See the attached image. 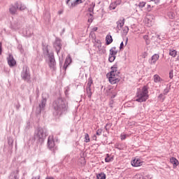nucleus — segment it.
<instances>
[{
    "instance_id": "obj_52",
    "label": "nucleus",
    "mask_w": 179,
    "mask_h": 179,
    "mask_svg": "<svg viewBox=\"0 0 179 179\" xmlns=\"http://www.w3.org/2000/svg\"><path fill=\"white\" fill-rule=\"evenodd\" d=\"M15 108H16L17 110H19V109L20 108V104L17 105V106H15Z\"/></svg>"
},
{
    "instance_id": "obj_44",
    "label": "nucleus",
    "mask_w": 179,
    "mask_h": 179,
    "mask_svg": "<svg viewBox=\"0 0 179 179\" xmlns=\"http://www.w3.org/2000/svg\"><path fill=\"white\" fill-rule=\"evenodd\" d=\"M0 55H2V43L0 42Z\"/></svg>"
},
{
    "instance_id": "obj_42",
    "label": "nucleus",
    "mask_w": 179,
    "mask_h": 179,
    "mask_svg": "<svg viewBox=\"0 0 179 179\" xmlns=\"http://www.w3.org/2000/svg\"><path fill=\"white\" fill-rule=\"evenodd\" d=\"M143 38L146 41V43H148V41L149 40V36L145 35L143 36Z\"/></svg>"
},
{
    "instance_id": "obj_16",
    "label": "nucleus",
    "mask_w": 179,
    "mask_h": 179,
    "mask_svg": "<svg viewBox=\"0 0 179 179\" xmlns=\"http://www.w3.org/2000/svg\"><path fill=\"white\" fill-rule=\"evenodd\" d=\"M17 7L15 4H11L9 7V13L10 15H16L17 13Z\"/></svg>"
},
{
    "instance_id": "obj_51",
    "label": "nucleus",
    "mask_w": 179,
    "mask_h": 179,
    "mask_svg": "<svg viewBox=\"0 0 179 179\" xmlns=\"http://www.w3.org/2000/svg\"><path fill=\"white\" fill-rule=\"evenodd\" d=\"M98 29H99L98 27H94V28L92 29L93 31H97Z\"/></svg>"
},
{
    "instance_id": "obj_43",
    "label": "nucleus",
    "mask_w": 179,
    "mask_h": 179,
    "mask_svg": "<svg viewBox=\"0 0 179 179\" xmlns=\"http://www.w3.org/2000/svg\"><path fill=\"white\" fill-rule=\"evenodd\" d=\"M169 90L166 87V89L164 90V94H167L169 93Z\"/></svg>"
},
{
    "instance_id": "obj_15",
    "label": "nucleus",
    "mask_w": 179,
    "mask_h": 179,
    "mask_svg": "<svg viewBox=\"0 0 179 179\" xmlns=\"http://www.w3.org/2000/svg\"><path fill=\"white\" fill-rule=\"evenodd\" d=\"M117 68H118V66L117 64H115L111 67V71L110 73V75L111 76H113V75H117V76L120 75L118 70H117Z\"/></svg>"
},
{
    "instance_id": "obj_3",
    "label": "nucleus",
    "mask_w": 179,
    "mask_h": 179,
    "mask_svg": "<svg viewBox=\"0 0 179 179\" xmlns=\"http://www.w3.org/2000/svg\"><path fill=\"white\" fill-rule=\"evenodd\" d=\"M47 129L45 127H37L34 131V139L39 142L40 143H43L47 138Z\"/></svg>"
},
{
    "instance_id": "obj_38",
    "label": "nucleus",
    "mask_w": 179,
    "mask_h": 179,
    "mask_svg": "<svg viewBox=\"0 0 179 179\" xmlns=\"http://www.w3.org/2000/svg\"><path fill=\"white\" fill-rule=\"evenodd\" d=\"M105 162L106 163H110L111 162V158L108 154L107 155V157L105 158Z\"/></svg>"
},
{
    "instance_id": "obj_54",
    "label": "nucleus",
    "mask_w": 179,
    "mask_h": 179,
    "mask_svg": "<svg viewBox=\"0 0 179 179\" xmlns=\"http://www.w3.org/2000/svg\"><path fill=\"white\" fill-rule=\"evenodd\" d=\"M127 138V136L126 135H123L122 136V140L126 139Z\"/></svg>"
},
{
    "instance_id": "obj_22",
    "label": "nucleus",
    "mask_w": 179,
    "mask_h": 179,
    "mask_svg": "<svg viewBox=\"0 0 179 179\" xmlns=\"http://www.w3.org/2000/svg\"><path fill=\"white\" fill-rule=\"evenodd\" d=\"M170 163H171L174 167H177V166H178V160L174 157L170 159Z\"/></svg>"
},
{
    "instance_id": "obj_8",
    "label": "nucleus",
    "mask_w": 179,
    "mask_h": 179,
    "mask_svg": "<svg viewBox=\"0 0 179 179\" xmlns=\"http://www.w3.org/2000/svg\"><path fill=\"white\" fill-rule=\"evenodd\" d=\"M54 48L56 50V52L57 55L59 54V51H61V48H62V44L61 43V40L56 39L55 42L53 44Z\"/></svg>"
},
{
    "instance_id": "obj_45",
    "label": "nucleus",
    "mask_w": 179,
    "mask_h": 179,
    "mask_svg": "<svg viewBox=\"0 0 179 179\" xmlns=\"http://www.w3.org/2000/svg\"><path fill=\"white\" fill-rule=\"evenodd\" d=\"M169 78H170V79H173V71H171V72L169 73Z\"/></svg>"
},
{
    "instance_id": "obj_21",
    "label": "nucleus",
    "mask_w": 179,
    "mask_h": 179,
    "mask_svg": "<svg viewBox=\"0 0 179 179\" xmlns=\"http://www.w3.org/2000/svg\"><path fill=\"white\" fill-rule=\"evenodd\" d=\"M113 43V36L111 35H107L106 37V45H110Z\"/></svg>"
},
{
    "instance_id": "obj_56",
    "label": "nucleus",
    "mask_w": 179,
    "mask_h": 179,
    "mask_svg": "<svg viewBox=\"0 0 179 179\" xmlns=\"http://www.w3.org/2000/svg\"><path fill=\"white\" fill-rule=\"evenodd\" d=\"M80 162H81V164H82V166H83V158H81L80 159Z\"/></svg>"
},
{
    "instance_id": "obj_17",
    "label": "nucleus",
    "mask_w": 179,
    "mask_h": 179,
    "mask_svg": "<svg viewBox=\"0 0 179 179\" xmlns=\"http://www.w3.org/2000/svg\"><path fill=\"white\" fill-rule=\"evenodd\" d=\"M117 29L118 30H120V29H122L124 27V24H125V18H123L122 20H119L117 22Z\"/></svg>"
},
{
    "instance_id": "obj_39",
    "label": "nucleus",
    "mask_w": 179,
    "mask_h": 179,
    "mask_svg": "<svg viewBox=\"0 0 179 179\" xmlns=\"http://www.w3.org/2000/svg\"><path fill=\"white\" fill-rule=\"evenodd\" d=\"M168 16H169V19H174V17H176V16L174 15V13H169L168 14Z\"/></svg>"
},
{
    "instance_id": "obj_55",
    "label": "nucleus",
    "mask_w": 179,
    "mask_h": 179,
    "mask_svg": "<svg viewBox=\"0 0 179 179\" xmlns=\"http://www.w3.org/2000/svg\"><path fill=\"white\" fill-rule=\"evenodd\" d=\"M158 97L159 99H163V94H160Z\"/></svg>"
},
{
    "instance_id": "obj_20",
    "label": "nucleus",
    "mask_w": 179,
    "mask_h": 179,
    "mask_svg": "<svg viewBox=\"0 0 179 179\" xmlns=\"http://www.w3.org/2000/svg\"><path fill=\"white\" fill-rule=\"evenodd\" d=\"M144 22L148 26H152V20H150V15H147L144 19Z\"/></svg>"
},
{
    "instance_id": "obj_35",
    "label": "nucleus",
    "mask_w": 179,
    "mask_h": 179,
    "mask_svg": "<svg viewBox=\"0 0 179 179\" xmlns=\"http://www.w3.org/2000/svg\"><path fill=\"white\" fill-rule=\"evenodd\" d=\"M146 5V2L145 1H142V2H140L139 4H138V7L142 9V8H145Z\"/></svg>"
},
{
    "instance_id": "obj_10",
    "label": "nucleus",
    "mask_w": 179,
    "mask_h": 179,
    "mask_svg": "<svg viewBox=\"0 0 179 179\" xmlns=\"http://www.w3.org/2000/svg\"><path fill=\"white\" fill-rule=\"evenodd\" d=\"M20 176L19 175V170H15L10 173L8 176V179H19Z\"/></svg>"
},
{
    "instance_id": "obj_37",
    "label": "nucleus",
    "mask_w": 179,
    "mask_h": 179,
    "mask_svg": "<svg viewBox=\"0 0 179 179\" xmlns=\"http://www.w3.org/2000/svg\"><path fill=\"white\" fill-rule=\"evenodd\" d=\"M101 134H103V129H99L96 131V135H97L98 136H100V135H101Z\"/></svg>"
},
{
    "instance_id": "obj_6",
    "label": "nucleus",
    "mask_w": 179,
    "mask_h": 179,
    "mask_svg": "<svg viewBox=\"0 0 179 179\" xmlns=\"http://www.w3.org/2000/svg\"><path fill=\"white\" fill-rule=\"evenodd\" d=\"M21 78L23 80H25V82H30V72L26 69H23L22 73H21Z\"/></svg>"
},
{
    "instance_id": "obj_5",
    "label": "nucleus",
    "mask_w": 179,
    "mask_h": 179,
    "mask_svg": "<svg viewBox=\"0 0 179 179\" xmlns=\"http://www.w3.org/2000/svg\"><path fill=\"white\" fill-rule=\"evenodd\" d=\"M47 54H48V58H49V67L50 69H52L53 71H55L57 62H55V57H54V52L49 53L48 49H47Z\"/></svg>"
},
{
    "instance_id": "obj_41",
    "label": "nucleus",
    "mask_w": 179,
    "mask_h": 179,
    "mask_svg": "<svg viewBox=\"0 0 179 179\" xmlns=\"http://www.w3.org/2000/svg\"><path fill=\"white\" fill-rule=\"evenodd\" d=\"M113 104H114V101H113V100L110 101H109V106H110V108H113V107H114L113 106Z\"/></svg>"
},
{
    "instance_id": "obj_29",
    "label": "nucleus",
    "mask_w": 179,
    "mask_h": 179,
    "mask_svg": "<svg viewBox=\"0 0 179 179\" xmlns=\"http://www.w3.org/2000/svg\"><path fill=\"white\" fill-rule=\"evenodd\" d=\"M69 8H70V9H72V8H75L76 5H79V3L78 2H76V0L73 2H72L71 4H67Z\"/></svg>"
},
{
    "instance_id": "obj_46",
    "label": "nucleus",
    "mask_w": 179,
    "mask_h": 179,
    "mask_svg": "<svg viewBox=\"0 0 179 179\" xmlns=\"http://www.w3.org/2000/svg\"><path fill=\"white\" fill-rule=\"evenodd\" d=\"M76 2H78V3H83V2H85V0H76Z\"/></svg>"
},
{
    "instance_id": "obj_59",
    "label": "nucleus",
    "mask_w": 179,
    "mask_h": 179,
    "mask_svg": "<svg viewBox=\"0 0 179 179\" xmlns=\"http://www.w3.org/2000/svg\"><path fill=\"white\" fill-rule=\"evenodd\" d=\"M106 52V49L102 50V54H104Z\"/></svg>"
},
{
    "instance_id": "obj_60",
    "label": "nucleus",
    "mask_w": 179,
    "mask_h": 179,
    "mask_svg": "<svg viewBox=\"0 0 179 179\" xmlns=\"http://www.w3.org/2000/svg\"><path fill=\"white\" fill-rule=\"evenodd\" d=\"M115 97V94L112 95L111 99H114Z\"/></svg>"
},
{
    "instance_id": "obj_33",
    "label": "nucleus",
    "mask_w": 179,
    "mask_h": 179,
    "mask_svg": "<svg viewBox=\"0 0 179 179\" xmlns=\"http://www.w3.org/2000/svg\"><path fill=\"white\" fill-rule=\"evenodd\" d=\"M88 23H92L93 22V20H94V17H93V14L92 13H90L89 14V16H88Z\"/></svg>"
},
{
    "instance_id": "obj_28",
    "label": "nucleus",
    "mask_w": 179,
    "mask_h": 179,
    "mask_svg": "<svg viewBox=\"0 0 179 179\" xmlns=\"http://www.w3.org/2000/svg\"><path fill=\"white\" fill-rule=\"evenodd\" d=\"M122 31L124 36H127V34H128V32L129 31V28L127 26H125L122 28Z\"/></svg>"
},
{
    "instance_id": "obj_18",
    "label": "nucleus",
    "mask_w": 179,
    "mask_h": 179,
    "mask_svg": "<svg viewBox=\"0 0 179 179\" xmlns=\"http://www.w3.org/2000/svg\"><path fill=\"white\" fill-rule=\"evenodd\" d=\"M15 6H16L17 9H19V10H21V11H23L26 9V6L22 3L21 2H17V1L15 2Z\"/></svg>"
},
{
    "instance_id": "obj_61",
    "label": "nucleus",
    "mask_w": 179,
    "mask_h": 179,
    "mask_svg": "<svg viewBox=\"0 0 179 179\" xmlns=\"http://www.w3.org/2000/svg\"><path fill=\"white\" fill-rule=\"evenodd\" d=\"M128 43V38L126 40V44Z\"/></svg>"
},
{
    "instance_id": "obj_40",
    "label": "nucleus",
    "mask_w": 179,
    "mask_h": 179,
    "mask_svg": "<svg viewBox=\"0 0 179 179\" xmlns=\"http://www.w3.org/2000/svg\"><path fill=\"white\" fill-rule=\"evenodd\" d=\"M122 1L121 0H117L115 3L116 4V6H118V5H121V3Z\"/></svg>"
},
{
    "instance_id": "obj_23",
    "label": "nucleus",
    "mask_w": 179,
    "mask_h": 179,
    "mask_svg": "<svg viewBox=\"0 0 179 179\" xmlns=\"http://www.w3.org/2000/svg\"><path fill=\"white\" fill-rule=\"evenodd\" d=\"M118 52V50H117V48L113 47L110 50V54L109 55H112L113 57H115L117 55V53Z\"/></svg>"
},
{
    "instance_id": "obj_34",
    "label": "nucleus",
    "mask_w": 179,
    "mask_h": 179,
    "mask_svg": "<svg viewBox=\"0 0 179 179\" xmlns=\"http://www.w3.org/2000/svg\"><path fill=\"white\" fill-rule=\"evenodd\" d=\"M115 60V56H112L111 55H109L108 61L109 62H114Z\"/></svg>"
},
{
    "instance_id": "obj_48",
    "label": "nucleus",
    "mask_w": 179,
    "mask_h": 179,
    "mask_svg": "<svg viewBox=\"0 0 179 179\" xmlns=\"http://www.w3.org/2000/svg\"><path fill=\"white\" fill-rule=\"evenodd\" d=\"M124 47V42H122L120 43V50H122V48Z\"/></svg>"
},
{
    "instance_id": "obj_7",
    "label": "nucleus",
    "mask_w": 179,
    "mask_h": 179,
    "mask_svg": "<svg viewBox=\"0 0 179 179\" xmlns=\"http://www.w3.org/2000/svg\"><path fill=\"white\" fill-rule=\"evenodd\" d=\"M120 79L118 75L117 74H110L109 76V82L111 83V85H115V83H118L120 82Z\"/></svg>"
},
{
    "instance_id": "obj_26",
    "label": "nucleus",
    "mask_w": 179,
    "mask_h": 179,
    "mask_svg": "<svg viewBox=\"0 0 179 179\" xmlns=\"http://www.w3.org/2000/svg\"><path fill=\"white\" fill-rule=\"evenodd\" d=\"M96 178L97 179H106V173H100L97 174Z\"/></svg>"
},
{
    "instance_id": "obj_30",
    "label": "nucleus",
    "mask_w": 179,
    "mask_h": 179,
    "mask_svg": "<svg viewBox=\"0 0 179 179\" xmlns=\"http://www.w3.org/2000/svg\"><path fill=\"white\" fill-rule=\"evenodd\" d=\"M92 84H93V79H92V77H90L88 79V83L87 84L86 87H92Z\"/></svg>"
},
{
    "instance_id": "obj_62",
    "label": "nucleus",
    "mask_w": 179,
    "mask_h": 179,
    "mask_svg": "<svg viewBox=\"0 0 179 179\" xmlns=\"http://www.w3.org/2000/svg\"><path fill=\"white\" fill-rule=\"evenodd\" d=\"M148 8H151L150 5H148Z\"/></svg>"
},
{
    "instance_id": "obj_47",
    "label": "nucleus",
    "mask_w": 179,
    "mask_h": 179,
    "mask_svg": "<svg viewBox=\"0 0 179 179\" xmlns=\"http://www.w3.org/2000/svg\"><path fill=\"white\" fill-rule=\"evenodd\" d=\"M92 139H93V141H97V136H96V134H94V135L92 136Z\"/></svg>"
},
{
    "instance_id": "obj_25",
    "label": "nucleus",
    "mask_w": 179,
    "mask_h": 179,
    "mask_svg": "<svg viewBox=\"0 0 179 179\" xmlns=\"http://www.w3.org/2000/svg\"><path fill=\"white\" fill-rule=\"evenodd\" d=\"M169 55H171V57H173V58H176V57H177V50L174 49H171L169 50Z\"/></svg>"
},
{
    "instance_id": "obj_2",
    "label": "nucleus",
    "mask_w": 179,
    "mask_h": 179,
    "mask_svg": "<svg viewBox=\"0 0 179 179\" xmlns=\"http://www.w3.org/2000/svg\"><path fill=\"white\" fill-rule=\"evenodd\" d=\"M149 99V87L145 85L142 90H138L135 101L138 103H144Z\"/></svg>"
},
{
    "instance_id": "obj_53",
    "label": "nucleus",
    "mask_w": 179,
    "mask_h": 179,
    "mask_svg": "<svg viewBox=\"0 0 179 179\" xmlns=\"http://www.w3.org/2000/svg\"><path fill=\"white\" fill-rule=\"evenodd\" d=\"M107 127H108V124H106V126H105V129L106 131H108V129L107 128Z\"/></svg>"
},
{
    "instance_id": "obj_50",
    "label": "nucleus",
    "mask_w": 179,
    "mask_h": 179,
    "mask_svg": "<svg viewBox=\"0 0 179 179\" xmlns=\"http://www.w3.org/2000/svg\"><path fill=\"white\" fill-rule=\"evenodd\" d=\"M136 179H143V176H137V178Z\"/></svg>"
},
{
    "instance_id": "obj_31",
    "label": "nucleus",
    "mask_w": 179,
    "mask_h": 179,
    "mask_svg": "<svg viewBox=\"0 0 179 179\" xmlns=\"http://www.w3.org/2000/svg\"><path fill=\"white\" fill-rule=\"evenodd\" d=\"M84 142H85V143H89V142H90V137L89 136L88 134H85Z\"/></svg>"
},
{
    "instance_id": "obj_19",
    "label": "nucleus",
    "mask_w": 179,
    "mask_h": 179,
    "mask_svg": "<svg viewBox=\"0 0 179 179\" xmlns=\"http://www.w3.org/2000/svg\"><path fill=\"white\" fill-rule=\"evenodd\" d=\"M155 83H162L163 82V79L159 76V75L155 74L153 76Z\"/></svg>"
},
{
    "instance_id": "obj_63",
    "label": "nucleus",
    "mask_w": 179,
    "mask_h": 179,
    "mask_svg": "<svg viewBox=\"0 0 179 179\" xmlns=\"http://www.w3.org/2000/svg\"><path fill=\"white\" fill-rule=\"evenodd\" d=\"M59 64H60V65H62V62H61V61H59Z\"/></svg>"
},
{
    "instance_id": "obj_12",
    "label": "nucleus",
    "mask_w": 179,
    "mask_h": 179,
    "mask_svg": "<svg viewBox=\"0 0 179 179\" xmlns=\"http://www.w3.org/2000/svg\"><path fill=\"white\" fill-rule=\"evenodd\" d=\"M159 58H160V56L157 54H155L152 56L151 59L149 60V63L150 65H155L156 62L159 60Z\"/></svg>"
},
{
    "instance_id": "obj_27",
    "label": "nucleus",
    "mask_w": 179,
    "mask_h": 179,
    "mask_svg": "<svg viewBox=\"0 0 179 179\" xmlns=\"http://www.w3.org/2000/svg\"><path fill=\"white\" fill-rule=\"evenodd\" d=\"M95 6H96V3H92L91 7H90L88 8V12H90V13H93V12H94V7Z\"/></svg>"
},
{
    "instance_id": "obj_32",
    "label": "nucleus",
    "mask_w": 179,
    "mask_h": 179,
    "mask_svg": "<svg viewBox=\"0 0 179 179\" xmlns=\"http://www.w3.org/2000/svg\"><path fill=\"white\" fill-rule=\"evenodd\" d=\"M117 8V4L114 2L110 3L109 8L110 10H114V9H115Z\"/></svg>"
},
{
    "instance_id": "obj_64",
    "label": "nucleus",
    "mask_w": 179,
    "mask_h": 179,
    "mask_svg": "<svg viewBox=\"0 0 179 179\" xmlns=\"http://www.w3.org/2000/svg\"><path fill=\"white\" fill-rule=\"evenodd\" d=\"M150 1H154V0H150Z\"/></svg>"
},
{
    "instance_id": "obj_57",
    "label": "nucleus",
    "mask_w": 179,
    "mask_h": 179,
    "mask_svg": "<svg viewBox=\"0 0 179 179\" xmlns=\"http://www.w3.org/2000/svg\"><path fill=\"white\" fill-rule=\"evenodd\" d=\"M71 0H66V5H69V1H70Z\"/></svg>"
},
{
    "instance_id": "obj_58",
    "label": "nucleus",
    "mask_w": 179,
    "mask_h": 179,
    "mask_svg": "<svg viewBox=\"0 0 179 179\" xmlns=\"http://www.w3.org/2000/svg\"><path fill=\"white\" fill-rule=\"evenodd\" d=\"M45 179H54L52 177H47Z\"/></svg>"
},
{
    "instance_id": "obj_14",
    "label": "nucleus",
    "mask_w": 179,
    "mask_h": 179,
    "mask_svg": "<svg viewBox=\"0 0 179 179\" xmlns=\"http://www.w3.org/2000/svg\"><path fill=\"white\" fill-rule=\"evenodd\" d=\"M48 146L50 149H52L54 146H55L54 138L51 136H50L48 138Z\"/></svg>"
},
{
    "instance_id": "obj_49",
    "label": "nucleus",
    "mask_w": 179,
    "mask_h": 179,
    "mask_svg": "<svg viewBox=\"0 0 179 179\" xmlns=\"http://www.w3.org/2000/svg\"><path fill=\"white\" fill-rule=\"evenodd\" d=\"M64 13V10H60L58 11V15H62Z\"/></svg>"
},
{
    "instance_id": "obj_1",
    "label": "nucleus",
    "mask_w": 179,
    "mask_h": 179,
    "mask_svg": "<svg viewBox=\"0 0 179 179\" xmlns=\"http://www.w3.org/2000/svg\"><path fill=\"white\" fill-rule=\"evenodd\" d=\"M52 107L55 110L53 115L55 117H61V115L68 113V102L64 98H58L54 101Z\"/></svg>"
},
{
    "instance_id": "obj_11",
    "label": "nucleus",
    "mask_w": 179,
    "mask_h": 179,
    "mask_svg": "<svg viewBox=\"0 0 179 179\" xmlns=\"http://www.w3.org/2000/svg\"><path fill=\"white\" fill-rule=\"evenodd\" d=\"M143 163V162L141 159L135 158L131 161V166H133V167H139L142 166Z\"/></svg>"
},
{
    "instance_id": "obj_4",
    "label": "nucleus",
    "mask_w": 179,
    "mask_h": 179,
    "mask_svg": "<svg viewBox=\"0 0 179 179\" xmlns=\"http://www.w3.org/2000/svg\"><path fill=\"white\" fill-rule=\"evenodd\" d=\"M49 95L48 93H43L42 94V99L41 103L38 105V107L36 108V114H41L42 111H44L45 108V105L47 104V99H48Z\"/></svg>"
},
{
    "instance_id": "obj_36",
    "label": "nucleus",
    "mask_w": 179,
    "mask_h": 179,
    "mask_svg": "<svg viewBox=\"0 0 179 179\" xmlns=\"http://www.w3.org/2000/svg\"><path fill=\"white\" fill-rule=\"evenodd\" d=\"M8 143L9 146H10V148H13V139L9 138Z\"/></svg>"
},
{
    "instance_id": "obj_13",
    "label": "nucleus",
    "mask_w": 179,
    "mask_h": 179,
    "mask_svg": "<svg viewBox=\"0 0 179 179\" xmlns=\"http://www.w3.org/2000/svg\"><path fill=\"white\" fill-rule=\"evenodd\" d=\"M71 62L72 58H71L70 56L67 57L65 59V62L63 66V69H64V71H66V69L68 68V66H69V65H71Z\"/></svg>"
},
{
    "instance_id": "obj_24",
    "label": "nucleus",
    "mask_w": 179,
    "mask_h": 179,
    "mask_svg": "<svg viewBox=\"0 0 179 179\" xmlns=\"http://www.w3.org/2000/svg\"><path fill=\"white\" fill-rule=\"evenodd\" d=\"M86 93L88 99H92V88L86 87Z\"/></svg>"
},
{
    "instance_id": "obj_9",
    "label": "nucleus",
    "mask_w": 179,
    "mask_h": 179,
    "mask_svg": "<svg viewBox=\"0 0 179 179\" xmlns=\"http://www.w3.org/2000/svg\"><path fill=\"white\" fill-rule=\"evenodd\" d=\"M7 61L9 66H15L16 65V60H15L12 55H9L8 57H7Z\"/></svg>"
}]
</instances>
